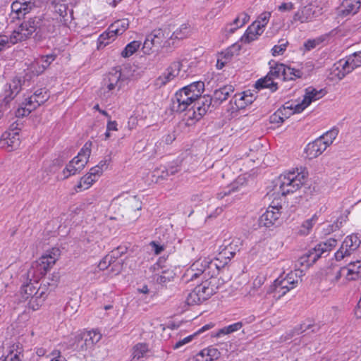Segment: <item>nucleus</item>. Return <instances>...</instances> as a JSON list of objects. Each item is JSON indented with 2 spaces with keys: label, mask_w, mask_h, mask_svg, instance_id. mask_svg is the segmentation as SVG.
<instances>
[{
  "label": "nucleus",
  "mask_w": 361,
  "mask_h": 361,
  "mask_svg": "<svg viewBox=\"0 0 361 361\" xmlns=\"http://www.w3.org/2000/svg\"><path fill=\"white\" fill-rule=\"evenodd\" d=\"M116 257L113 255H106L98 264V269L101 271L106 269L114 262H115Z\"/></svg>",
  "instance_id": "6e6d98bb"
},
{
  "label": "nucleus",
  "mask_w": 361,
  "mask_h": 361,
  "mask_svg": "<svg viewBox=\"0 0 361 361\" xmlns=\"http://www.w3.org/2000/svg\"><path fill=\"white\" fill-rule=\"evenodd\" d=\"M295 114L293 109V103H286L283 108L279 109L271 116V123H283L285 118H288L291 114Z\"/></svg>",
  "instance_id": "7c9ffc66"
},
{
  "label": "nucleus",
  "mask_w": 361,
  "mask_h": 361,
  "mask_svg": "<svg viewBox=\"0 0 361 361\" xmlns=\"http://www.w3.org/2000/svg\"><path fill=\"white\" fill-rule=\"evenodd\" d=\"M347 221V216L341 215L339 218L337 219L336 221H335L332 224H329L326 228H324V232L326 234H329L331 232H334L338 229L340 227L343 226L344 223Z\"/></svg>",
  "instance_id": "5fc2aeb1"
},
{
  "label": "nucleus",
  "mask_w": 361,
  "mask_h": 361,
  "mask_svg": "<svg viewBox=\"0 0 361 361\" xmlns=\"http://www.w3.org/2000/svg\"><path fill=\"white\" fill-rule=\"evenodd\" d=\"M128 19H121L115 21L107 29L101 34L98 38V47H104L111 42L114 41L118 35H122L128 27Z\"/></svg>",
  "instance_id": "4468645a"
},
{
  "label": "nucleus",
  "mask_w": 361,
  "mask_h": 361,
  "mask_svg": "<svg viewBox=\"0 0 361 361\" xmlns=\"http://www.w3.org/2000/svg\"><path fill=\"white\" fill-rule=\"evenodd\" d=\"M281 216L280 209L277 207L269 206L266 212L259 219L260 226L269 228L274 226Z\"/></svg>",
  "instance_id": "b1692460"
},
{
  "label": "nucleus",
  "mask_w": 361,
  "mask_h": 361,
  "mask_svg": "<svg viewBox=\"0 0 361 361\" xmlns=\"http://www.w3.org/2000/svg\"><path fill=\"white\" fill-rule=\"evenodd\" d=\"M149 246L155 255H159L164 250V246L159 244L156 241H152L149 243Z\"/></svg>",
  "instance_id": "0e129e2a"
},
{
  "label": "nucleus",
  "mask_w": 361,
  "mask_h": 361,
  "mask_svg": "<svg viewBox=\"0 0 361 361\" xmlns=\"http://www.w3.org/2000/svg\"><path fill=\"white\" fill-rule=\"evenodd\" d=\"M175 274L171 269H161L154 276V279L159 284L163 285L171 281L174 278Z\"/></svg>",
  "instance_id": "ea45409f"
},
{
  "label": "nucleus",
  "mask_w": 361,
  "mask_h": 361,
  "mask_svg": "<svg viewBox=\"0 0 361 361\" xmlns=\"http://www.w3.org/2000/svg\"><path fill=\"white\" fill-rule=\"evenodd\" d=\"M361 66V51L355 52L345 59L339 60L334 63L331 75L338 80L343 79L347 74Z\"/></svg>",
  "instance_id": "f8f14e48"
},
{
  "label": "nucleus",
  "mask_w": 361,
  "mask_h": 361,
  "mask_svg": "<svg viewBox=\"0 0 361 361\" xmlns=\"http://www.w3.org/2000/svg\"><path fill=\"white\" fill-rule=\"evenodd\" d=\"M285 71L284 69V64L283 63H277L274 66H271L270 68L269 72L268 74L271 75L272 78L276 79H281L282 78L283 80V72Z\"/></svg>",
  "instance_id": "864d4df0"
},
{
  "label": "nucleus",
  "mask_w": 361,
  "mask_h": 361,
  "mask_svg": "<svg viewBox=\"0 0 361 361\" xmlns=\"http://www.w3.org/2000/svg\"><path fill=\"white\" fill-rule=\"evenodd\" d=\"M47 297L46 288L40 289L39 291L36 292V295L30 297L28 306L32 310H38L44 303Z\"/></svg>",
  "instance_id": "f704fd0d"
},
{
  "label": "nucleus",
  "mask_w": 361,
  "mask_h": 361,
  "mask_svg": "<svg viewBox=\"0 0 361 361\" xmlns=\"http://www.w3.org/2000/svg\"><path fill=\"white\" fill-rule=\"evenodd\" d=\"M238 51L239 47L233 45L219 53L216 64V68L219 70L222 69L226 64L231 61L233 57L238 54Z\"/></svg>",
  "instance_id": "bb28decb"
},
{
  "label": "nucleus",
  "mask_w": 361,
  "mask_h": 361,
  "mask_svg": "<svg viewBox=\"0 0 361 361\" xmlns=\"http://www.w3.org/2000/svg\"><path fill=\"white\" fill-rule=\"evenodd\" d=\"M195 336H196V334H191L190 336L185 337L183 339H180V341H178V342H176L174 344L173 349H178L180 347H182L183 345H184L187 343H189L190 342H191L192 341V339L195 338Z\"/></svg>",
  "instance_id": "680f3d73"
},
{
  "label": "nucleus",
  "mask_w": 361,
  "mask_h": 361,
  "mask_svg": "<svg viewBox=\"0 0 361 361\" xmlns=\"http://www.w3.org/2000/svg\"><path fill=\"white\" fill-rule=\"evenodd\" d=\"M49 97L47 91L44 89H39L27 98L32 104H37V106L43 104Z\"/></svg>",
  "instance_id": "de8ad7c7"
},
{
  "label": "nucleus",
  "mask_w": 361,
  "mask_h": 361,
  "mask_svg": "<svg viewBox=\"0 0 361 361\" xmlns=\"http://www.w3.org/2000/svg\"><path fill=\"white\" fill-rule=\"evenodd\" d=\"M294 8L293 4L291 2L283 3L279 6L280 11H289L293 10Z\"/></svg>",
  "instance_id": "774afa93"
},
{
  "label": "nucleus",
  "mask_w": 361,
  "mask_h": 361,
  "mask_svg": "<svg viewBox=\"0 0 361 361\" xmlns=\"http://www.w3.org/2000/svg\"><path fill=\"white\" fill-rule=\"evenodd\" d=\"M54 59L55 56L52 54L42 56L32 63L30 71L34 75H38L43 73Z\"/></svg>",
  "instance_id": "c85d7f7f"
},
{
  "label": "nucleus",
  "mask_w": 361,
  "mask_h": 361,
  "mask_svg": "<svg viewBox=\"0 0 361 361\" xmlns=\"http://www.w3.org/2000/svg\"><path fill=\"white\" fill-rule=\"evenodd\" d=\"M40 19L38 18H30L23 21L19 27L8 35L0 34V52L10 48L13 44L29 38L39 27Z\"/></svg>",
  "instance_id": "20e7f679"
},
{
  "label": "nucleus",
  "mask_w": 361,
  "mask_h": 361,
  "mask_svg": "<svg viewBox=\"0 0 361 361\" xmlns=\"http://www.w3.org/2000/svg\"><path fill=\"white\" fill-rule=\"evenodd\" d=\"M321 42H322V39L320 38L309 39L305 43L304 46H305L306 50L310 51V50L315 48Z\"/></svg>",
  "instance_id": "e2e57ef3"
},
{
  "label": "nucleus",
  "mask_w": 361,
  "mask_h": 361,
  "mask_svg": "<svg viewBox=\"0 0 361 361\" xmlns=\"http://www.w3.org/2000/svg\"><path fill=\"white\" fill-rule=\"evenodd\" d=\"M255 87L257 90L268 88L271 92H275L278 89V83L274 78L267 73L264 78H260L256 82Z\"/></svg>",
  "instance_id": "c9c22d12"
},
{
  "label": "nucleus",
  "mask_w": 361,
  "mask_h": 361,
  "mask_svg": "<svg viewBox=\"0 0 361 361\" xmlns=\"http://www.w3.org/2000/svg\"><path fill=\"white\" fill-rule=\"evenodd\" d=\"M325 92L322 89L317 90L312 87H307L302 100L297 104H293L294 112L301 113L312 102L322 98Z\"/></svg>",
  "instance_id": "f3484780"
},
{
  "label": "nucleus",
  "mask_w": 361,
  "mask_h": 361,
  "mask_svg": "<svg viewBox=\"0 0 361 361\" xmlns=\"http://www.w3.org/2000/svg\"><path fill=\"white\" fill-rule=\"evenodd\" d=\"M25 85V80L19 78H13L10 82L4 85L2 96L6 104L8 103L20 92L22 86Z\"/></svg>",
  "instance_id": "412c9836"
},
{
  "label": "nucleus",
  "mask_w": 361,
  "mask_h": 361,
  "mask_svg": "<svg viewBox=\"0 0 361 361\" xmlns=\"http://www.w3.org/2000/svg\"><path fill=\"white\" fill-rule=\"evenodd\" d=\"M288 42L285 39H281L279 42V44L275 45L271 50V54L274 56L282 55L286 49Z\"/></svg>",
  "instance_id": "4d7b16f0"
},
{
  "label": "nucleus",
  "mask_w": 361,
  "mask_h": 361,
  "mask_svg": "<svg viewBox=\"0 0 361 361\" xmlns=\"http://www.w3.org/2000/svg\"><path fill=\"white\" fill-rule=\"evenodd\" d=\"M183 61H186V63H185V66L181 67V68H184L187 67V69L184 71V72L188 73V74H191L195 72V68L197 66L198 61L196 59H191L189 61L186 59L182 60L180 63H182Z\"/></svg>",
  "instance_id": "bf43d9fd"
},
{
  "label": "nucleus",
  "mask_w": 361,
  "mask_h": 361,
  "mask_svg": "<svg viewBox=\"0 0 361 361\" xmlns=\"http://www.w3.org/2000/svg\"><path fill=\"white\" fill-rule=\"evenodd\" d=\"M252 243L248 251L249 255L252 258L262 257L267 247V241L265 238L258 236L254 234L251 237Z\"/></svg>",
  "instance_id": "5701e85b"
},
{
  "label": "nucleus",
  "mask_w": 361,
  "mask_h": 361,
  "mask_svg": "<svg viewBox=\"0 0 361 361\" xmlns=\"http://www.w3.org/2000/svg\"><path fill=\"white\" fill-rule=\"evenodd\" d=\"M242 327L243 323L241 322H238L219 329L216 333H213L212 336L220 338L222 336L236 332L240 330Z\"/></svg>",
  "instance_id": "a19ab883"
},
{
  "label": "nucleus",
  "mask_w": 361,
  "mask_h": 361,
  "mask_svg": "<svg viewBox=\"0 0 361 361\" xmlns=\"http://www.w3.org/2000/svg\"><path fill=\"white\" fill-rule=\"evenodd\" d=\"M92 149V142H87L81 148L78 155L66 165L62 171L63 179L80 173L87 164Z\"/></svg>",
  "instance_id": "9b49d317"
},
{
  "label": "nucleus",
  "mask_w": 361,
  "mask_h": 361,
  "mask_svg": "<svg viewBox=\"0 0 361 361\" xmlns=\"http://www.w3.org/2000/svg\"><path fill=\"white\" fill-rule=\"evenodd\" d=\"M36 6V0H16L11 4L13 13L17 18H20L30 12Z\"/></svg>",
  "instance_id": "393cba45"
},
{
  "label": "nucleus",
  "mask_w": 361,
  "mask_h": 361,
  "mask_svg": "<svg viewBox=\"0 0 361 361\" xmlns=\"http://www.w3.org/2000/svg\"><path fill=\"white\" fill-rule=\"evenodd\" d=\"M318 214L315 213L310 219L304 221L298 230V233L302 235H307L310 234L312 228L318 221Z\"/></svg>",
  "instance_id": "58836bf2"
},
{
  "label": "nucleus",
  "mask_w": 361,
  "mask_h": 361,
  "mask_svg": "<svg viewBox=\"0 0 361 361\" xmlns=\"http://www.w3.org/2000/svg\"><path fill=\"white\" fill-rule=\"evenodd\" d=\"M51 355L52 357L50 361H66L65 357L61 355V352L59 350H54Z\"/></svg>",
  "instance_id": "338daca9"
},
{
  "label": "nucleus",
  "mask_w": 361,
  "mask_h": 361,
  "mask_svg": "<svg viewBox=\"0 0 361 361\" xmlns=\"http://www.w3.org/2000/svg\"><path fill=\"white\" fill-rule=\"evenodd\" d=\"M178 170L176 169L171 168L170 169H167L165 166H161L160 168L157 169L154 171L153 176H157V178L156 179L152 178L151 180V182H157L158 180V178H159L161 179L166 178L169 176L173 175Z\"/></svg>",
  "instance_id": "09e8293b"
},
{
  "label": "nucleus",
  "mask_w": 361,
  "mask_h": 361,
  "mask_svg": "<svg viewBox=\"0 0 361 361\" xmlns=\"http://www.w3.org/2000/svg\"><path fill=\"white\" fill-rule=\"evenodd\" d=\"M102 338L101 333L95 329L83 331L75 336V342L71 346L78 350L92 349Z\"/></svg>",
  "instance_id": "ddd939ff"
},
{
  "label": "nucleus",
  "mask_w": 361,
  "mask_h": 361,
  "mask_svg": "<svg viewBox=\"0 0 361 361\" xmlns=\"http://www.w3.org/2000/svg\"><path fill=\"white\" fill-rule=\"evenodd\" d=\"M217 265L209 257H200L187 268L182 275L183 282L187 283L200 279L202 281L209 279L211 271Z\"/></svg>",
  "instance_id": "423d86ee"
},
{
  "label": "nucleus",
  "mask_w": 361,
  "mask_h": 361,
  "mask_svg": "<svg viewBox=\"0 0 361 361\" xmlns=\"http://www.w3.org/2000/svg\"><path fill=\"white\" fill-rule=\"evenodd\" d=\"M97 180L91 176L89 173H87L82 176L78 183L75 186V190L76 192H81L82 190L90 188Z\"/></svg>",
  "instance_id": "c03bdc74"
},
{
  "label": "nucleus",
  "mask_w": 361,
  "mask_h": 361,
  "mask_svg": "<svg viewBox=\"0 0 361 361\" xmlns=\"http://www.w3.org/2000/svg\"><path fill=\"white\" fill-rule=\"evenodd\" d=\"M239 239L225 240L219 247V255L225 259H231L239 250Z\"/></svg>",
  "instance_id": "a878e982"
},
{
  "label": "nucleus",
  "mask_w": 361,
  "mask_h": 361,
  "mask_svg": "<svg viewBox=\"0 0 361 361\" xmlns=\"http://www.w3.org/2000/svg\"><path fill=\"white\" fill-rule=\"evenodd\" d=\"M361 278V260L357 259L341 267L331 279L334 286L342 287L349 281H356Z\"/></svg>",
  "instance_id": "1a4fd4ad"
},
{
  "label": "nucleus",
  "mask_w": 361,
  "mask_h": 361,
  "mask_svg": "<svg viewBox=\"0 0 361 361\" xmlns=\"http://www.w3.org/2000/svg\"><path fill=\"white\" fill-rule=\"evenodd\" d=\"M0 361H22V355L20 352L11 351L6 357H0Z\"/></svg>",
  "instance_id": "052dcab7"
},
{
  "label": "nucleus",
  "mask_w": 361,
  "mask_h": 361,
  "mask_svg": "<svg viewBox=\"0 0 361 361\" xmlns=\"http://www.w3.org/2000/svg\"><path fill=\"white\" fill-rule=\"evenodd\" d=\"M245 183V178L243 176L238 177V178H236L230 185L227 186L222 191L219 192L217 194V197L219 199H222L232 192L240 190Z\"/></svg>",
  "instance_id": "473e14b6"
},
{
  "label": "nucleus",
  "mask_w": 361,
  "mask_h": 361,
  "mask_svg": "<svg viewBox=\"0 0 361 361\" xmlns=\"http://www.w3.org/2000/svg\"><path fill=\"white\" fill-rule=\"evenodd\" d=\"M284 69L283 80H294L295 78H301L302 75V72L299 69L286 66L285 65Z\"/></svg>",
  "instance_id": "603ef678"
},
{
  "label": "nucleus",
  "mask_w": 361,
  "mask_h": 361,
  "mask_svg": "<svg viewBox=\"0 0 361 361\" xmlns=\"http://www.w3.org/2000/svg\"><path fill=\"white\" fill-rule=\"evenodd\" d=\"M59 256L60 250L57 247L47 250L37 260L32 263L27 277H31V280L39 281L53 267Z\"/></svg>",
  "instance_id": "39448f33"
},
{
  "label": "nucleus",
  "mask_w": 361,
  "mask_h": 361,
  "mask_svg": "<svg viewBox=\"0 0 361 361\" xmlns=\"http://www.w3.org/2000/svg\"><path fill=\"white\" fill-rule=\"evenodd\" d=\"M117 206H121L123 209L137 211L142 208V202L135 196L128 194H122L113 199L111 203V208L114 209Z\"/></svg>",
  "instance_id": "a211bd4d"
},
{
  "label": "nucleus",
  "mask_w": 361,
  "mask_h": 361,
  "mask_svg": "<svg viewBox=\"0 0 361 361\" xmlns=\"http://www.w3.org/2000/svg\"><path fill=\"white\" fill-rule=\"evenodd\" d=\"M111 266V272L113 275H118L121 271L122 265L119 262L115 261Z\"/></svg>",
  "instance_id": "69168bd1"
},
{
  "label": "nucleus",
  "mask_w": 361,
  "mask_h": 361,
  "mask_svg": "<svg viewBox=\"0 0 361 361\" xmlns=\"http://www.w3.org/2000/svg\"><path fill=\"white\" fill-rule=\"evenodd\" d=\"M186 61L180 63L179 61L172 63L155 80L157 87H162L173 80L180 73L181 67L185 66Z\"/></svg>",
  "instance_id": "aec40b11"
},
{
  "label": "nucleus",
  "mask_w": 361,
  "mask_h": 361,
  "mask_svg": "<svg viewBox=\"0 0 361 361\" xmlns=\"http://www.w3.org/2000/svg\"><path fill=\"white\" fill-rule=\"evenodd\" d=\"M250 16L248 13L245 12H242L239 13L237 17L233 20L234 24L237 25V27L240 28L244 26L249 20Z\"/></svg>",
  "instance_id": "13d9d810"
},
{
  "label": "nucleus",
  "mask_w": 361,
  "mask_h": 361,
  "mask_svg": "<svg viewBox=\"0 0 361 361\" xmlns=\"http://www.w3.org/2000/svg\"><path fill=\"white\" fill-rule=\"evenodd\" d=\"M141 43L139 41H133L128 43L123 50L121 51V55L123 58H128L135 53L140 47Z\"/></svg>",
  "instance_id": "8fccbe9b"
},
{
  "label": "nucleus",
  "mask_w": 361,
  "mask_h": 361,
  "mask_svg": "<svg viewBox=\"0 0 361 361\" xmlns=\"http://www.w3.org/2000/svg\"><path fill=\"white\" fill-rule=\"evenodd\" d=\"M148 351L149 348L146 343H137L133 347L131 361H142Z\"/></svg>",
  "instance_id": "79ce46f5"
},
{
  "label": "nucleus",
  "mask_w": 361,
  "mask_h": 361,
  "mask_svg": "<svg viewBox=\"0 0 361 361\" xmlns=\"http://www.w3.org/2000/svg\"><path fill=\"white\" fill-rule=\"evenodd\" d=\"M314 17L313 8L310 6H304L295 13L292 23L300 22V23H305L313 20Z\"/></svg>",
  "instance_id": "c756f323"
},
{
  "label": "nucleus",
  "mask_w": 361,
  "mask_h": 361,
  "mask_svg": "<svg viewBox=\"0 0 361 361\" xmlns=\"http://www.w3.org/2000/svg\"><path fill=\"white\" fill-rule=\"evenodd\" d=\"M302 273L303 270L300 269H295L288 274L283 272L267 288L266 296L271 297L272 302L278 300L298 286Z\"/></svg>",
  "instance_id": "7ed1b4c3"
},
{
  "label": "nucleus",
  "mask_w": 361,
  "mask_h": 361,
  "mask_svg": "<svg viewBox=\"0 0 361 361\" xmlns=\"http://www.w3.org/2000/svg\"><path fill=\"white\" fill-rule=\"evenodd\" d=\"M233 87L231 85H225L214 92V97L216 100L223 102L228 99L229 95L233 92Z\"/></svg>",
  "instance_id": "a18cd8bd"
},
{
  "label": "nucleus",
  "mask_w": 361,
  "mask_h": 361,
  "mask_svg": "<svg viewBox=\"0 0 361 361\" xmlns=\"http://www.w3.org/2000/svg\"><path fill=\"white\" fill-rule=\"evenodd\" d=\"M219 351L213 347H209L202 350L198 356L203 358L202 361H212L219 357Z\"/></svg>",
  "instance_id": "49530a36"
},
{
  "label": "nucleus",
  "mask_w": 361,
  "mask_h": 361,
  "mask_svg": "<svg viewBox=\"0 0 361 361\" xmlns=\"http://www.w3.org/2000/svg\"><path fill=\"white\" fill-rule=\"evenodd\" d=\"M338 134V130L333 128L310 142L305 147L307 157L312 159L321 155L334 142Z\"/></svg>",
  "instance_id": "9d476101"
},
{
  "label": "nucleus",
  "mask_w": 361,
  "mask_h": 361,
  "mask_svg": "<svg viewBox=\"0 0 361 361\" xmlns=\"http://www.w3.org/2000/svg\"><path fill=\"white\" fill-rule=\"evenodd\" d=\"M123 84L122 73L120 71L114 70L110 72L104 79L102 91L106 97H109L112 94L118 92Z\"/></svg>",
  "instance_id": "dca6fc26"
},
{
  "label": "nucleus",
  "mask_w": 361,
  "mask_h": 361,
  "mask_svg": "<svg viewBox=\"0 0 361 361\" xmlns=\"http://www.w3.org/2000/svg\"><path fill=\"white\" fill-rule=\"evenodd\" d=\"M307 176V171L303 168H296L286 171L276 180L274 190L281 195L293 193L302 187Z\"/></svg>",
  "instance_id": "f03ea898"
},
{
  "label": "nucleus",
  "mask_w": 361,
  "mask_h": 361,
  "mask_svg": "<svg viewBox=\"0 0 361 361\" xmlns=\"http://www.w3.org/2000/svg\"><path fill=\"white\" fill-rule=\"evenodd\" d=\"M271 16V12L264 11L259 15L257 18L252 23L262 30L264 31L265 27L270 20Z\"/></svg>",
  "instance_id": "3c124183"
},
{
  "label": "nucleus",
  "mask_w": 361,
  "mask_h": 361,
  "mask_svg": "<svg viewBox=\"0 0 361 361\" xmlns=\"http://www.w3.org/2000/svg\"><path fill=\"white\" fill-rule=\"evenodd\" d=\"M255 99V95L250 91H245L235 94L232 100L235 106H233L232 108L233 110L245 109L247 105L251 104Z\"/></svg>",
  "instance_id": "cd10ccee"
},
{
  "label": "nucleus",
  "mask_w": 361,
  "mask_h": 361,
  "mask_svg": "<svg viewBox=\"0 0 361 361\" xmlns=\"http://www.w3.org/2000/svg\"><path fill=\"white\" fill-rule=\"evenodd\" d=\"M264 32L263 30L252 23L247 27L245 33L240 38V41L245 44H249L259 39Z\"/></svg>",
  "instance_id": "2f4dec72"
},
{
  "label": "nucleus",
  "mask_w": 361,
  "mask_h": 361,
  "mask_svg": "<svg viewBox=\"0 0 361 361\" xmlns=\"http://www.w3.org/2000/svg\"><path fill=\"white\" fill-rule=\"evenodd\" d=\"M171 44L170 37L166 39L164 32L161 29L153 30L149 34L143 43L142 50L145 54H149L153 47L160 48Z\"/></svg>",
  "instance_id": "2eb2a0df"
},
{
  "label": "nucleus",
  "mask_w": 361,
  "mask_h": 361,
  "mask_svg": "<svg viewBox=\"0 0 361 361\" xmlns=\"http://www.w3.org/2000/svg\"><path fill=\"white\" fill-rule=\"evenodd\" d=\"M30 278V282L23 285L21 287V295L22 298L25 300H27L30 297L32 296L33 295H36V292L39 291L40 289L46 288L45 287H38V281L31 280V277Z\"/></svg>",
  "instance_id": "72a5a7b5"
},
{
  "label": "nucleus",
  "mask_w": 361,
  "mask_h": 361,
  "mask_svg": "<svg viewBox=\"0 0 361 361\" xmlns=\"http://www.w3.org/2000/svg\"><path fill=\"white\" fill-rule=\"evenodd\" d=\"M192 33V29L189 25L183 24L176 29L171 35L170 40L172 44H175L174 40L183 39L189 37Z\"/></svg>",
  "instance_id": "4c0bfd02"
},
{
  "label": "nucleus",
  "mask_w": 361,
  "mask_h": 361,
  "mask_svg": "<svg viewBox=\"0 0 361 361\" xmlns=\"http://www.w3.org/2000/svg\"><path fill=\"white\" fill-rule=\"evenodd\" d=\"M216 279L210 277L197 285L191 292H190L185 298V302L188 305H200L204 301L208 300L216 293L215 286Z\"/></svg>",
  "instance_id": "6e6552de"
},
{
  "label": "nucleus",
  "mask_w": 361,
  "mask_h": 361,
  "mask_svg": "<svg viewBox=\"0 0 361 361\" xmlns=\"http://www.w3.org/2000/svg\"><path fill=\"white\" fill-rule=\"evenodd\" d=\"M20 143L19 133L16 130L4 132L0 139V146L7 151L17 149Z\"/></svg>",
  "instance_id": "4be33fe9"
},
{
  "label": "nucleus",
  "mask_w": 361,
  "mask_h": 361,
  "mask_svg": "<svg viewBox=\"0 0 361 361\" xmlns=\"http://www.w3.org/2000/svg\"><path fill=\"white\" fill-rule=\"evenodd\" d=\"M37 107V104H32L27 99H25V102H23L21 106L16 110V116L17 117L27 116Z\"/></svg>",
  "instance_id": "37998d69"
},
{
  "label": "nucleus",
  "mask_w": 361,
  "mask_h": 361,
  "mask_svg": "<svg viewBox=\"0 0 361 361\" xmlns=\"http://www.w3.org/2000/svg\"><path fill=\"white\" fill-rule=\"evenodd\" d=\"M360 240L357 235H348L340 247L335 253V258L337 261L342 260L344 257L350 255L360 245Z\"/></svg>",
  "instance_id": "6ab92c4d"
},
{
  "label": "nucleus",
  "mask_w": 361,
  "mask_h": 361,
  "mask_svg": "<svg viewBox=\"0 0 361 361\" xmlns=\"http://www.w3.org/2000/svg\"><path fill=\"white\" fill-rule=\"evenodd\" d=\"M204 90V82L197 81L184 87L176 94L179 111H185L194 104L192 109H189L188 112V118L192 120L199 121L210 106V101L201 98Z\"/></svg>",
  "instance_id": "f257e3e1"
},
{
  "label": "nucleus",
  "mask_w": 361,
  "mask_h": 361,
  "mask_svg": "<svg viewBox=\"0 0 361 361\" xmlns=\"http://www.w3.org/2000/svg\"><path fill=\"white\" fill-rule=\"evenodd\" d=\"M337 242V239L330 238L326 241L317 244L313 249L308 250L298 259V264L302 268L307 269L319 257L327 255L336 246Z\"/></svg>",
  "instance_id": "0eeeda50"
},
{
  "label": "nucleus",
  "mask_w": 361,
  "mask_h": 361,
  "mask_svg": "<svg viewBox=\"0 0 361 361\" xmlns=\"http://www.w3.org/2000/svg\"><path fill=\"white\" fill-rule=\"evenodd\" d=\"M360 0H343L341 4V13L343 15L355 14L360 8Z\"/></svg>",
  "instance_id": "e433bc0d"
}]
</instances>
